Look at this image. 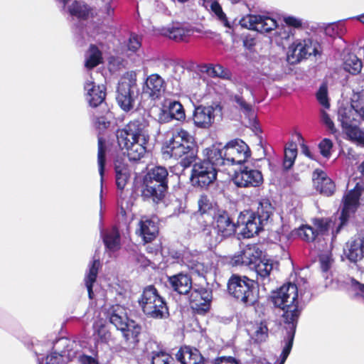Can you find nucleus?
I'll return each instance as SVG.
<instances>
[{"mask_svg":"<svg viewBox=\"0 0 364 364\" xmlns=\"http://www.w3.org/2000/svg\"><path fill=\"white\" fill-rule=\"evenodd\" d=\"M138 303L143 313L149 318L163 319L169 316L166 301L152 284L144 288Z\"/></svg>","mask_w":364,"mask_h":364,"instance_id":"obj_4","label":"nucleus"},{"mask_svg":"<svg viewBox=\"0 0 364 364\" xmlns=\"http://www.w3.org/2000/svg\"><path fill=\"white\" fill-rule=\"evenodd\" d=\"M247 215H248V217L245 222V227L244 228V234L246 235L247 237H251L255 235H257L263 230L265 223L261 221L252 212H247Z\"/></svg>","mask_w":364,"mask_h":364,"instance_id":"obj_35","label":"nucleus"},{"mask_svg":"<svg viewBox=\"0 0 364 364\" xmlns=\"http://www.w3.org/2000/svg\"><path fill=\"white\" fill-rule=\"evenodd\" d=\"M262 250L256 244L247 245L240 251L235 253L231 258V264L233 266L245 265L250 269L262 257Z\"/></svg>","mask_w":364,"mask_h":364,"instance_id":"obj_12","label":"nucleus"},{"mask_svg":"<svg viewBox=\"0 0 364 364\" xmlns=\"http://www.w3.org/2000/svg\"><path fill=\"white\" fill-rule=\"evenodd\" d=\"M192 166L190 179L193 186L206 189L216 181L218 170L208 161L200 159Z\"/></svg>","mask_w":364,"mask_h":364,"instance_id":"obj_6","label":"nucleus"},{"mask_svg":"<svg viewBox=\"0 0 364 364\" xmlns=\"http://www.w3.org/2000/svg\"><path fill=\"white\" fill-rule=\"evenodd\" d=\"M139 226V235L145 243L152 242L159 234V224L154 218L144 216L141 218Z\"/></svg>","mask_w":364,"mask_h":364,"instance_id":"obj_23","label":"nucleus"},{"mask_svg":"<svg viewBox=\"0 0 364 364\" xmlns=\"http://www.w3.org/2000/svg\"><path fill=\"white\" fill-rule=\"evenodd\" d=\"M177 360L181 364H206L205 358L198 349L190 346H182L176 354Z\"/></svg>","mask_w":364,"mask_h":364,"instance_id":"obj_20","label":"nucleus"},{"mask_svg":"<svg viewBox=\"0 0 364 364\" xmlns=\"http://www.w3.org/2000/svg\"><path fill=\"white\" fill-rule=\"evenodd\" d=\"M274 210V208L270 200L265 198L259 200L256 212L252 213L256 215L261 221H264L267 223L268 220L273 215Z\"/></svg>","mask_w":364,"mask_h":364,"instance_id":"obj_39","label":"nucleus"},{"mask_svg":"<svg viewBox=\"0 0 364 364\" xmlns=\"http://www.w3.org/2000/svg\"><path fill=\"white\" fill-rule=\"evenodd\" d=\"M148 126L144 119H135L129 121L123 128L116 131L117 143L121 150L129 147L132 141L136 140L138 136H143V133L146 132Z\"/></svg>","mask_w":364,"mask_h":364,"instance_id":"obj_7","label":"nucleus"},{"mask_svg":"<svg viewBox=\"0 0 364 364\" xmlns=\"http://www.w3.org/2000/svg\"><path fill=\"white\" fill-rule=\"evenodd\" d=\"M189 293L188 301L194 312L204 315L209 311L213 299L210 288L195 284Z\"/></svg>","mask_w":364,"mask_h":364,"instance_id":"obj_8","label":"nucleus"},{"mask_svg":"<svg viewBox=\"0 0 364 364\" xmlns=\"http://www.w3.org/2000/svg\"><path fill=\"white\" fill-rule=\"evenodd\" d=\"M332 148V142L327 139H324L320 143V153L326 158H328Z\"/></svg>","mask_w":364,"mask_h":364,"instance_id":"obj_61","label":"nucleus"},{"mask_svg":"<svg viewBox=\"0 0 364 364\" xmlns=\"http://www.w3.org/2000/svg\"><path fill=\"white\" fill-rule=\"evenodd\" d=\"M341 115V123L345 134L348 138L354 143L364 146V131L360 129L356 125L351 124V119L347 113Z\"/></svg>","mask_w":364,"mask_h":364,"instance_id":"obj_26","label":"nucleus"},{"mask_svg":"<svg viewBox=\"0 0 364 364\" xmlns=\"http://www.w3.org/2000/svg\"><path fill=\"white\" fill-rule=\"evenodd\" d=\"M323 33L330 37L331 38H335L340 34L341 28L338 24L330 23L323 27Z\"/></svg>","mask_w":364,"mask_h":364,"instance_id":"obj_54","label":"nucleus"},{"mask_svg":"<svg viewBox=\"0 0 364 364\" xmlns=\"http://www.w3.org/2000/svg\"><path fill=\"white\" fill-rule=\"evenodd\" d=\"M215 109L212 106L199 105L195 107L193 114V121L196 127L208 129L215 119Z\"/></svg>","mask_w":364,"mask_h":364,"instance_id":"obj_19","label":"nucleus"},{"mask_svg":"<svg viewBox=\"0 0 364 364\" xmlns=\"http://www.w3.org/2000/svg\"><path fill=\"white\" fill-rule=\"evenodd\" d=\"M120 330L124 338L125 348L129 350L137 348L139 343V336L141 332V326L135 321L131 320L127 327H124Z\"/></svg>","mask_w":364,"mask_h":364,"instance_id":"obj_21","label":"nucleus"},{"mask_svg":"<svg viewBox=\"0 0 364 364\" xmlns=\"http://www.w3.org/2000/svg\"><path fill=\"white\" fill-rule=\"evenodd\" d=\"M113 163L117 188L119 196L122 197L123 192L131 176L129 166L123 155L116 156Z\"/></svg>","mask_w":364,"mask_h":364,"instance_id":"obj_14","label":"nucleus"},{"mask_svg":"<svg viewBox=\"0 0 364 364\" xmlns=\"http://www.w3.org/2000/svg\"><path fill=\"white\" fill-rule=\"evenodd\" d=\"M220 145L212 144L211 146L205 148L203 151V154L205 161H208L214 168L228 165L226 156H225V150L220 147Z\"/></svg>","mask_w":364,"mask_h":364,"instance_id":"obj_24","label":"nucleus"},{"mask_svg":"<svg viewBox=\"0 0 364 364\" xmlns=\"http://www.w3.org/2000/svg\"><path fill=\"white\" fill-rule=\"evenodd\" d=\"M103 242L107 249L116 252L120 248V235L116 230L107 232L103 235Z\"/></svg>","mask_w":364,"mask_h":364,"instance_id":"obj_45","label":"nucleus"},{"mask_svg":"<svg viewBox=\"0 0 364 364\" xmlns=\"http://www.w3.org/2000/svg\"><path fill=\"white\" fill-rule=\"evenodd\" d=\"M88 56L85 62V67L92 70L103 63L102 53L95 44H90L87 50Z\"/></svg>","mask_w":364,"mask_h":364,"instance_id":"obj_37","label":"nucleus"},{"mask_svg":"<svg viewBox=\"0 0 364 364\" xmlns=\"http://www.w3.org/2000/svg\"><path fill=\"white\" fill-rule=\"evenodd\" d=\"M164 35L175 41H183L190 36L191 30L181 26L179 23L163 29Z\"/></svg>","mask_w":364,"mask_h":364,"instance_id":"obj_38","label":"nucleus"},{"mask_svg":"<svg viewBox=\"0 0 364 364\" xmlns=\"http://www.w3.org/2000/svg\"><path fill=\"white\" fill-rule=\"evenodd\" d=\"M94 328L100 343L105 344L114 343V338L109 329V327L102 320L97 321L95 323Z\"/></svg>","mask_w":364,"mask_h":364,"instance_id":"obj_40","label":"nucleus"},{"mask_svg":"<svg viewBox=\"0 0 364 364\" xmlns=\"http://www.w3.org/2000/svg\"><path fill=\"white\" fill-rule=\"evenodd\" d=\"M136 87V75L127 72L118 83L116 100L122 110L129 112L134 107V88Z\"/></svg>","mask_w":364,"mask_h":364,"instance_id":"obj_5","label":"nucleus"},{"mask_svg":"<svg viewBox=\"0 0 364 364\" xmlns=\"http://www.w3.org/2000/svg\"><path fill=\"white\" fill-rule=\"evenodd\" d=\"M252 269H254L257 274V281L261 283V285L264 286L270 281V274L273 270V261L260 257Z\"/></svg>","mask_w":364,"mask_h":364,"instance_id":"obj_29","label":"nucleus"},{"mask_svg":"<svg viewBox=\"0 0 364 364\" xmlns=\"http://www.w3.org/2000/svg\"><path fill=\"white\" fill-rule=\"evenodd\" d=\"M235 102L239 105L240 110L245 114H250L253 112L252 106L247 103L242 96L235 95L234 96Z\"/></svg>","mask_w":364,"mask_h":364,"instance_id":"obj_53","label":"nucleus"},{"mask_svg":"<svg viewBox=\"0 0 364 364\" xmlns=\"http://www.w3.org/2000/svg\"><path fill=\"white\" fill-rule=\"evenodd\" d=\"M212 219L211 223L223 240L235 235L236 225L226 210H218Z\"/></svg>","mask_w":364,"mask_h":364,"instance_id":"obj_13","label":"nucleus"},{"mask_svg":"<svg viewBox=\"0 0 364 364\" xmlns=\"http://www.w3.org/2000/svg\"><path fill=\"white\" fill-rule=\"evenodd\" d=\"M68 11L71 16L75 17L79 21H87L94 16L93 9L82 1H73L68 7Z\"/></svg>","mask_w":364,"mask_h":364,"instance_id":"obj_30","label":"nucleus"},{"mask_svg":"<svg viewBox=\"0 0 364 364\" xmlns=\"http://www.w3.org/2000/svg\"><path fill=\"white\" fill-rule=\"evenodd\" d=\"M92 121L94 127L99 130H105L110 124L107 117L104 114H98L97 111L92 113Z\"/></svg>","mask_w":364,"mask_h":364,"instance_id":"obj_52","label":"nucleus"},{"mask_svg":"<svg viewBox=\"0 0 364 364\" xmlns=\"http://www.w3.org/2000/svg\"><path fill=\"white\" fill-rule=\"evenodd\" d=\"M168 282L171 288L179 294H187L193 287L192 279L187 274L178 273L168 277Z\"/></svg>","mask_w":364,"mask_h":364,"instance_id":"obj_25","label":"nucleus"},{"mask_svg":"<svg viewBox=\"0 0 364 364\" xmlns=\"http://www.w3.org/2000/svg\"><path fill=\"white\" fill-rule=\"evenodd\" d=\"M187 265L190 269L200 274L203 270V265L197 261L191 260L188 262Z\"/></svg>","mask_w":364,"mask_h":364,"instance_id":"obj_63","label":"nucleus"},{"mask_svg":"<svg viewBox=\"0 0 364 364\" xmlns=\"http://www.w3.org/2000/svg\"><path fill=\"white\" fill-rule=\"evenodd\" d=\"M335 223L331 219L320 220V237L323 236L324 240L330 241V247H331V240L335 235L339 231V228L334 232Z\"/></svg>","mask_w":364,"mask_h":364,"instance_id":"obj_42","label":"nucleus"},{"mask_svg":"<svg viewBox=\"0 0 364 364\" xmlns=\"http://www.w3.org/2000/svg\"><path fill=\"white\" fill-rule=\"evenodd\" d=\"M336 189V186L333 181L327 177L326 174L320 171V193L326 196H331Z\"/></svg>","mask_w":364,"mask_h":364,"instance_id":"obj_48","label":"nucleus"},{"mask_svg":"<svg viewBox=\"0 0 364 364\" xmlns=\"http://www.w3.org/2000/svg\"><path fill=\"white\" fill-rule=\"evenodd\" d=\"M176 68V65H174L171 62H167L164 63V69L162 73L164 75H167V80L168 81H172L173 80H177V77L176 75L172 74L171 72H175V70Z\"/></svg>","mask_w":364,"mask_h":364,"instance_id":"obj_55","label":"nucleus"},{"mask_svg":"<svg viewBox=\"0 0 364 364\" xmlns=\"http://www.w3.org/2000/svg\"><path fill=\"white\" fill-rule=\"evenodd\" d=\"M84 90L86 91L85 97L92 107L105 105V112H108L107 104L105 103V97L107 95L106 87L104 85H96L93 81H87L84 84Z\"/></svg>","mask_w":364,"mask_h":364,"instance_id":"obj_15","label":"nucleus"},{"mask_svg":"<svg viewBox=\"0 0 364 364\" xmlns=\"http://www.w3.org/2000/svg\"><path fill=\"white\" fill-rule=\"evenodd\" d=\"M166 107L171 119L178 121L184 120L186 118L185 110L181 103L176 100H166Z\"/></svg>","mask_w":364,"mask_h":364,"instance_id":"obj_43","label":"nucleus"},{"mask_svg":"<svg viewBox=\"0 0 364 364\" xmlns=\"http://www.w3.org/2000/svg\"><path fill=\"white\" fill-rule=\"evenodd\" d=\"M269 336V329L265 321H262L257 323L255 331L252 336V339L256 343L265 342Z\"/></svg>","mask_w":364,"mask_h":364,"instance_id":"obj_49","label":"nucleus"},{"mask_svg":"<svg viewBox=\"0 0 364 364\" xmlns=\"http://www.w3.org/2000/svg\"><path fill=\"white\" fill-rule=\"evenodd\" d=\"M297 156V146L294 141L288 144V146L284 150V167L289 169L293 166L295 159Z\"/></svg>","mask_w":364,"mask_h":364,"instance_id":"obj_46","label":"nucleus"},{"mask_svg":"<svg viewBox=\"0 0 364 364\" xmlns=\"http://www.w3.org/2000/svg\"><path fill=\"white\" fill-rule=\"evenodd\" d=\"M202 68L203 72L213 78L218 77L223 80H231L232 77L230 70L220 64H205Z\"/></svg>","mask_w":364,"mask_h":364,"instance_id":"obj_34","label":"nucleus"},{"mask_svg":"<svg viewBox=\"0 0 364 364\" xmlns=\"http://www.w3.org/2000/svg\"><path fill=\"white\" fill-rule=\"evenodd\" d=\"M107 318L110 323L113 324L117 330H122L124 327H127L128 323L132 319H129L124 309L120 305L112 306L107 312Z\"/></svg>","mask_w":364,"mask_h":364,"instance_id":"obj_28","label":"nucleus"},{"mask_svg":"<svg viewBox=\"0 0 364 364\" xmlns=\"http://www.w3.org/2000/svg\"><path fill=\"white\" fill-rule=\"evenodd\" d=\"M363 191L362 186L358 183L344 197L343 208L340 217L341 225L345 224L351 214L354 213L358 206V200Z\"/></svg>","mask_w":364,"mask_h":364,"instance_id":"obj_16","label":"nucleus"},{"mask_svg":"<svg viewBox=\"0 0 364 364\" xmlns=\"http://www.w3.org/2000/svg\"><path fill=\"white\" fill-rule=\"evenodd\" d=\"M296 232L301 240L307 242H314L318 235V230L308 225H301L297 229Z\"/></svg>","mask_w":364,"mask_h":364,"instance_id":"obj_47","label":"nucleus"},{"mask_svg":"<svg viewBox=\"0 0 364 364\" xmlns=\"http://www.w3.org/2000/svg\"><path fill=\"white\" fill-rule=\"evenodd\" d=\"M151 364H173V358L164 351H156L152 353Z\"/></svg>","mask_w":364,"mask_h":364,"instance_id":"obj_50","label":"nucleus"},{"mask_svg":"<svg viewBox=\"0 0 364 364\" xmlns=\"http://www.w3.org/2000/svg\"><path fill=\"white\" fill-rule=\"evenodd\" d=\"M223 149L228 166L242 164L251 156L249 146L240 139L230 141L223 146Z\"/></svg>","mask_w":364,"mask_h":364,"instance_id":"obj_9","label":"nucleus"},{"mask_svg":"<svg viewBox=\"0 0 364 364\" xmlns=\"http://www.w3.org/2000/svg\"><path fill=\"white\" fill-rule=\"evenodd\" d=\"M168 170L164 166H155L149 169L142 179V200L154 204L162 202L168 188Z\"/></svg>","mask_w":364,"mask_h":364,"instance_id":"obj_2","label":"nucleus"},{"mask_svg":"<svg viewBox=\"0 0 364 364\" xmlns=\"http://www.w3.org/2000/svg\"><path fill=\"white\" fill-rule=\"evenodd\" d=\"M106 141L105 139L100 136L97 140V164L99 168V173L100 175L101 181L103 180L105 165H106Z\"/></svg>","mask_w":364,"mask_h":364,"instance_id":"obj_41","label":"nucleus"},{"mask_svg":"<svg viewBox=\"0 0 364 364\" xmlns=\"http://www.w3.org/2000/svg\"><path fill=\"white\" fill-rule=\"evenodd\" d=\"M352 107L364 119V95L358 97L356 101H354Z\"/></svg>","mask_w":364,"mask_h":364,"instance_id":"obj_60","label":"nucleus"},{"mask_svg":"<svg viewBox=\"0 0 364 364\" xmlns=\"http://www.w3.org/2000/svg\"><path fill=\"white\" fill-rule=\"evenodd\" d=\"M141 46V43L136 35H131L127 43V48L129 51L136 53Z\"/></svg>","mask_w":364,"mask_h":364,"instance_id":"obj_56","label":"nucleus"},{"mask_svg":"<svg viewBox=\"0 0 364 364\" xmlns=\"http://www.w3.org/2000/svg\"><path fill=\"white\" fill-rule=\"evenodd\" d=\"M166 87V81L157 73L149 75L144 82V92L152 100L159 99Z\"/></svg>","mask_w":364,"mask_h":364,"instance_id":"obj_18","label":"nucleus"},{"mask_svg":"<svg viewBox=\"0 0 364 364\" xmlns=\"http://www.w3.org/2000/svg\"><path fill=\"white\" fill-rule=\"evenodd\" d=\"M233 181L240 188H257L263 184L264 178L260 171L252 166H243L235 172Z\"/></svg>","mask_w":364,"mask_h":364,"instance_id":"obj_10","label":"nucleus"},{"mask_svg":"<svg viewBox=\"0 0 364 364\" xmlns=\"http://www.w3.org/2000/svg\"><path fill=\"white\" fill-rule=\"evenodd\" d=\"M320 106L323 107L325 109L330 107L329 100L327 96V87L325 84L320 86Z\"/></svg>","mask_w":364,"mask_h":364,"instance_id":"obj_59","label":"nucleus"},{"mask_svg":"<svg viewBox=\"0 0 364 364\" xmlns=\"http://www.w3.org/2000/svg\"><path fill=\"white\" fill-rule=\"evenodd\" d=\"M100 259H94L90 266L88 273L85 277V284L87 289L88 296L90 299H92L94 296L92 287L93 284L97 281L98 271L100 267Z\"/></svg>","mask_w":364,"mask_h":364,"instance_id":"obj_36","label":"nucleus"},{"mask_svg":"<svg viewBox=\"0 0 364 364\" xmlns=\"http://www.w3.org/2000/svg\"><path fill=\"white\" fill-rule=\"evenodd\" d=\"M317 53L316 48H313L311 45L299 43L294 47L289 49L287 58L291 63H297L301 61L303 59H306L311 56L312 53L315 55Z\"/></svg>","mask_w":364,"mask_h":364,"instance_id":"obj_27","label":"nucleus"},{"mask_svg":"<svg viewBox=\"0 0 364 364\" xmlns=\"http://www.w3.org/2000/svg\"><path fill=\"white\" fill-rule=\"evenodd\" d=\"M363 67L361 60L355 55L349 53L344 58L343 68L348 73L355 75L360 72Z\"/></svg>","mask_w":364,"mask_h":364,"instance_id":"obj_44","label":"nucleus"},{"mask_svg":"<svg viewBox=\"0 0 364 364\" xmlns=\"http://www.w3.org/2000/svg\"><path fill=\"white\" fill-rule=\"evenodd\" d=\"M197 204L198 210L194 213V217L198 223L205 222L207 218L211 220L220 210L217 203H213L210 197L205 193L200 195Z\"/></svg>","mask_w":364,"mask_h":364,"instance_id":"obj_17","label":"nucleus"},{"mask_svg":"<svg viewBox=\"0 0 364 364\" xmlns=\"http://www.w3.org/2000/svg\"><path fill=\"white\" fill-rule=\"evenodd\" d=\"M240 38L242 41L243 46L248 50H252L256 45L255 37L250 33L242 34Z\"/></svg>","mask_w":364,"mask_h":364,"instance_id":"obj_57","label":"nucleus"},{"mask_svg":"<svg viewBox=\"0 0 364 364\" xmlns=\"http://www.w3.org/2000/svg\"><path fill=\"white\" fill-rule=\"evenodd\" d=\"M333 264V259L330 251L320 255V269L322 271V277L324 278L323 286L326 288L333 282L331 267Z\"/></svg>","mask_w":364,"mask_h":364,"instance_id":"obj_33","label":"nucleus"},{"mask_svg":"<svg viewBox=\"0 0 364 364\" xmlns=\"http://www.w3.org/2000/svg\"><path fill=\"white\" fill-rule=\"evenodd\" d=\"M213 364H240L234 357L221 356L214 359Z\"/></svg>","mask_w":364,"mask_h":364,"instance_id":"obj_62","label":"nucleus"},{"mask_svg":"<svg viewBox=\"0 0 364 364\" xmlns=\"http://www.w3.org/2000/svg\"><path fill=\"white\" fill-rule=\"evenodd\" d=\"M228 291L246 306H253L258 301V284L247 276L232 274L228 282Z\"/></svg>","mask_w":364,"mask_h":364,"instance_id":"obj_3","label":"nucleus"},{"mask_svg":"<svg viewBox=\"0 0 364 364\" xmlns=\"http://www.w3.org/2000/svg\"><path fill=\"white\" fill-rule=\"evenodd\" d=\"M80 361L81 364H100L97 359L87 355L80 356Z\"/></svg>","mask_w":364,"mask_h":364,"instance_id":"obj_64","label":"nucleus"},{"mask_svg":"<svg viewBox=\"0 0 364 364\" xmlns=\"http://www.w3.org/2000/svg\"><path fill=\"white\" fill-rule=\"evenodd\" d=\"M211 220H205V222L198 223L201 235L205 241L210 245H215L220 241H223L221 236L218 235L215 230V227L211 224Z\"/></svg>","mask_w":364,"mask_h":364,"instance_id":"obj_32","label":"nucleus"},{"mask_svg":"<svg viewBox=\"0 0 364 364\" xmlns=\"http://www.w3.org/2000/svg\"><path fill=\"white\" fill-rule=\"evenodd\" d=\"M211 11L215 14L218 19L221 21L225 27L230 28V25L226 16V14L223 12L222 6L217 1H214L210 5Z\"/></svg>","mask_w":364,"mask_h":364,"instance_id":"obj_51","label":"nucleus"},{"mask_svg":"<svg viewBox=\"0 0 364 364\" xmlns=\"http://www.w3.org/2000/svg\"><path fill=\"white\" fill-rule=\"evenodd\" d=\"M166 158L180 160L179 164L186 169L198 159V147L191 134L183 128H176L162 148Z\"/></svg>","mask_w":364,"mask_h":364,"instance_id":"obj_1","label":"nucleus"},{"mask_svg":"<svg viewBox=\"0 0 364 364\" xmlns=\"http://www.w3.org/2000/svg\"><path fill=\"white\" fill-rule=\"evenodd\" d=\"M240 23L242 26L262 33H269L277 27L275 19L261 15H248L240 21Z\"/></svg>","mask_w":364,"mask_h":364,"instance_id":"obj_11","label":"nucleus"},{"mask_svg":"<svg viewBox=\"0 0 364 364\" xmlns=\"http://www.w3.org/2000/svg\"><path fill=\"white\" fill-rule=\"evenodd\" d=\"M284 22L289 27L294 28H302V20L293 16H289L284 17Z\"/></svg>","mask_w":364,"mask_h":364,"instance_id":"obj_58","label":"nucleus"},{"mask_svg":"<svg viewBox=\"0 0 364 364\" xmlns=\"http://www.w3.org/2000/svg\"><path fill=\"white\" fill-rule=\"evenodd\" d=\"M347 258L353 262H357L364 257V238L358 237L347 245L346 252Z\"/></svg>","mask_w":364,"mask_h":364,"instance_id":"obj_31","label":"nucleus"},{"mask_svg":"<svg viewBox=\"0 0 364 364\" xmlns=\"http://www.w3.org/2000/svg\"><path fill=\"white\" fill-rule=\"evenodd\" d=\"M149 137L146 132L143 133V136H138L136 140L132 141L129 147L124 151L130 161H139L146 152V145Z\"/></svg>","mask_w":364,"mask_h":364,"instance_id":"obj_22","label":"nucleus"}]
</instances>
